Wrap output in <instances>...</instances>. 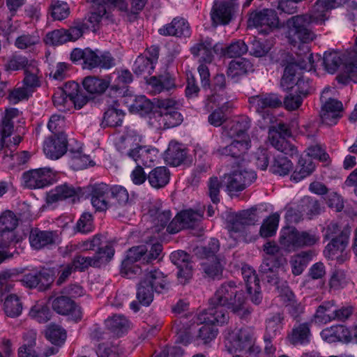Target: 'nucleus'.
Masks as SVG:
<instances>
[{
	"label": "nucleus",
	"instance_id": "nucleus-19",
	"mask_svg": "<svg viewBox=\"0 0 357 357\" xmlns=\"http://www.w3.org/2000/svg\"><path fill=\"white\" fill-rule=\"evenodd\" d=\"M67 144L66 135L63 132H60L56 136L50 137L45 141L44 153L50 159H59L66 153Z\"/></svg>",
	"mask_w": 357,
	"mask_h": 357
},
{
	"label": "nucleus",
	"instance_id": "nucleus-60",
	"mask_svg": "<svg viewBox=\"0 0 357 357\" xmlns=\"http://www.w3.org/2000/svg\"><path fill=\"white\" fill-rule=\"evenodd\" d=\"M222 261L221 259L215 257L213 263H204L202 267L206 275L212 279H220L224 266Z\"/></svg>",
	"mask_w": 357,
	"mask_h": 357
},
{
	"label": "nucleus",
	"instance_id": "nucleus-8",
	"mask_svg": "<svg viewBox=\"0 0 357 357\" xmlns=\"http://www.w3.org/2000/svg\"><path fill=\"white\" fill-rule=\"evenodd\" d=\"M279 18L273 9L255 10L250 13L248 26L258 29L261 33L267 35L278 27Z\"/></svg>",
	"mask_w": 357,
	"mask_h": 357
},
{
	"label": "nucleus",
	"instance_id": "nucleus-21",
	"mask_svg": "<svg viewBox=\"0 0 357 357\" xmlns=\"http://www.w3.org/2000/svg\"><path fill=\"white\" fill-rule=\"evenodd\" d=\"M142 137L135 130L128 129L121 136L116 142V148L121 153H125L130 158L135 156L137 150L139 148Z\"/></svg>",
	"mask_w": 357,
	"mask_h": 357
},
{
	"label": "nucleus",
	"instance_id": "nucleus-61",
	"mask_svg": "<svg viewBox=\"0 0 357 357\" xmlns=\"http://www.w3.org/2000/svg\"><path fill=\"white\" fill-rule=\"evenodd\" d=\"M185 229L195 227L202 218V215L192 209L185 210L178 213Z\"/></svg>",
	"mask_w": 357,
	"mask_h": 357
},
{
	"label": "nucleus",
	"instance_id": "nucleus-42",
	"mask_svg": "<svg viewBox=\"0 0 357 357\" xmlns=\"http://www.w3.org/2000/svg\"><path fill=\"white\" fill-rule=\"evenodd\" d=\"M234 6L233 2L227 1L215 4V16L221 24H227L231 21L234 13Z\"/></svg>",
	"mask_w": 357,
	"mask_h": 357
},
{
	"label": "nucleus",
	"instance_id": "nucleus-29",
	"mask_svg": "<svg viewBox=\"0 0 357 357\" xmlns=\"http://www.w3.org/2000/svg\"><path fill=\"white\" fill-rule=\"evenodd\" d=\"M348 0H317L315 3L311 14H317L321 15V18L320 24H324L328 19L326 13L333 9L337 8L346 3Z\"/></svg>",
	"mask_w": 357,
	"mask_h": 357
},
{
	"label": "nucleus",
	"instance_id": "nucleus-52",
	"mask_svg": "<svg viewBox=\"0 0 357 357\" xmlns=\"http://www.w3.org/2000/svg\"><path fill=\"white\" fill-rule=\"evenodd\" d=\"M323 64L328 73L333 74L342 64V59L337 52H326L323 57Z\"/></svg>",
	"mask_w": 357,
	"mask_h": 357
},
{
	"label": "nucleus",
	"instance_id": "nucleus-35",
	"mask_svg": "<svg viewBox=\"0 0 357 357\" xmlns=\"http://www.w3.org/2000/svg\"><path fill=\"white\" fill-rule=\"evenodd\" d=\"M353 61L347 63L344 66V71L336 77L337 82L342 84H348L351 82L357 83V53L352 52Z\"/></svg>",
	"mask_w": 357,
	"mask_h": 357
},
{
	"label": "nucleus",
	"instance_id": "nucleus-34",
	"mask_svg": "<svg viewBox=\"0 0 357 357\" xmlns=\"http://www.w3.org/2000/svg\"><path fill=\"white\" fill-rule=\"evenodd\" d=\"M170 173L165 167H158L151 170L147 176L150 185L155 188L165 186L169 181Z\"/></svg>",
	"mask_w": 357,
	"mask_h": 357
},
{
	"label": "nucleus",
	"instance_id": "nucleus-47",
	"mask_svg": "<svg viewBox=\"0 0 357 357\" xmlns=\"http://www.w3.org/2000/svg\"><path fill=\"white\" fill-rule=\"evenodd\" d=\"M107 326L112 332L119 335L127 331L130 326L128 320L121 314H116L106 320Z\"/></svg>",
	"mask_w": 357,
	"mask_h": 357
},
{
	"label": "nucleus",
	"instance_id": "nucleus-46",
	"mask_svg": "<svg viewBox=\"0 0 357 357\" xmlns=\"http://www.w3.org/2000/svg\"><path fill=\"white\" fill-rule=\"evenodd\" d=\"M45 336L52 344L61 346L66 339V331L57 324H51L45 331Z\"/></svg>",
	"mask_w": 357,
	"mask_h": 357
},
{
	"label": "nucleus",
	"instance_id": "nucleus-55",
	"mask_svg": "<svg viewBox=\"0 0 357 357\" xmlns=\"http://www.w3.org/2000/svg\"><path fill=\"white\" fill-rule=\"evenodd\" d=\"M248 47L243 40H238L231 43L223 51V54L228 58H237L247 53Z\"/></svg>",
	"mask_w": 357,
	"mask_h": 357
},
{
	"label": "nucleus",
	"instance_id": "nucleus-25",
	"mask_svg": "<svg viewBox=\"0 0 357 357\" xmlns=\"http://www.w3.org/2000/svg\"><path fill=\"white\" fill-rule=\"evenodd\" d=\"M186 155L187 151L183 145L172 141L165 153V160L169 165L176 167L185 160Z\"/></svg>",
	"mask_w": 357,
	"mask_h": 357
},
{
	"label": "nucleus",
	"instance_id": "nucleus-45",
	"mask_svg": "<svg viewBox=\"0 0 357 357\" xmlns=\"http://www.w3.org/2000/svg\"><path fill=\"white\" fill-rule=\"evenodd\" d=\"M22 303L15 294H10L4 301V311L7 316L15 318L20 316L22 311Z\"/></svg>",
	"mask_w": 357,
	"mask_h": 357
},
{
	"label": "nucleus",
	"instance_id": "nucleus-18",
	"mask_svg": "<svg viewBox=\"0 0 357 357\" xmlns=\"http://www.w3.org/2000/svg\"><path fill=\"white\" fill-rule=\"evenodd\" d=\"M92 206L98 211H105L109 208V186L101 183L89 187Z\"/></svg>",
	"mask_w": 357,
	"mask_h": 357
},
{
	"label": "nucleus",
	"instance_id": "nucleus-58",
	"mask_svg": "<svg viewBox=\"0 0 357 357\" xmlns=\"http://www.w3.org/2000/svg\"><path fill=\"white\" fill-rule=\"evenodd\" d=\"M153 105V103L145 96H138L130 105V110L132 112L145 115L152 111Z\"/></svg>",
	"mask_w": 357,
	"mask_h": 357
},
{
	"label": "nucleus",
	"instance_id": "nucleus-15",
	"mask_svg": "<svg viewBox=\"0 0 357 357\" xmlns=\"http://www.w3.org/2000/svg\"><path fill=\"white\" fill-rule=\"evenodd\" d=\"M225 306L220 305H210L208 309L204 310L195 316L199 324H211L213 325H222L227 324L229 317Z\"/></svg>",
	"mask_w": 357,
	"mask_h": 357
},
{
	"label": "nucleus",
	"instance_id": "nucleus-62",
	"mask_svg": "<svg viewBox=\"0 0 357 357\" xmlns=\"http://www.w3.org/2000/svg\"><path fill=\"white\" fill-rule=\"evenodd\" d=\"M310 258L311 253L307 252H301L300 254L295 256L291 261L293 274L295 275L301 274Z\"/></svg>",
	"mask_w": 357,
	"mask_h": 357
},
{
	"label": "nucleus",
	"instance_id": "nucleus-26",
	"mask_svg": "<svg viewBox=\"0 0 357 357\" xmlns=\"http://www.w3.org/2000/svg\"><path fill=\"white\" fill-rule=\"evenodd\" d=\"M158 31L162 36H188L190 35V26L183 18L176 17Z\"/></svg>",
	"mask_w": 357,
	"mask_h": 357
},
{
	"label": "nucleus",
	"instance_id": "nucleus-2",
	"mask_svg": "<svg viewBox=\"0 0 357 357\" xmlns=\"http://www.w3.org/2000/svg\"><path fill=\"white\" fill-rule=\"evenodd\" d=\"M210 305H220L229 309L233 313L240 314L245 310L246 298L234 281L222 283L209 299Z\"/></svg>",
	"mask_w": 357,
	"mask_h": 357
},
{
	"label": "nucleus",
	"instance_id": "nucleus-24",
	"mask_svg": "<svg viewBox=\"0 0 357 357\" xmlns=\"http://www.w3.org/2000/svg\"><path fill=\"white\" fill-rule=\"evenodd\" d=\"M251 121L249 117L241 116L232 121L229 126L225 127L227 135L230 137H243L248 139V131L250 128Z\"/></svg>",
	"mask_w": 357,
	"mask_h": 357
},
{
	"label": "nucleus",
	"instance_id": "nucleus-23",
	"mask_svg": "<svg viewBox=\"0 0 357 357\" xmlns=\"http://www.w3.org/2000/svg\"><path fill=\"white\" fill-rule=\"evenodd\" d=\"M250 147V140H234L225 146H219L213 151V154L218 156H230L240 158L244 155Z\"/></svg>",
	"mask_w": 357,
	"mask_h": 357
},
{
	"label": "nucleus",
	"instance_id": "nucleus-44",
	"mask_svg": "<svg viewBox=\"0 0 357 357\" xmlns=\"http://www.w3.org/2000/svg\"><path fill=\"white\" fill-rule=\"evenodd\" d=\"M149 84L155 93L169 91L176 86L174 78L168 74L160 75L158 77H151L149 81Z\"/></svg>",
	"mask_w": 357,
	"mask_h": 357
},
{
	"label": "nucleus",
	"instance_id": "nucleus-32",
	"mask_svg": "<svg viewBox=\"0 0 357 357\" xmlns=\"http://www.w3.org/2000/svg\"><path fill=\"white\" fill-rule=\"evenodd\" d=\"M77 195L78 190L72 185L65 183L58 185L54 190H51L47 194V203L52 204L70 197H73Z\"/></svg>",
	"mask_w": 357,
	"mask_h": 357
},
{
	"label": "nucleus",
	"instance_id": "nucleus-36",
	"mask_svg": "<svg viewBox=\"0 0 357 357\" xmlns=\"http://www.w3.org/2000/svg\"><path fill=\"white\" fill-rule=\"evenodd\" d=\"M311 335L310 326L307 323L294 327L288 336L289 341L294 345L305 344L310 342Z\"/></svg>",
	"mask_w": 357,
	"mask_h": 357
},
{
	"label": "nucleus",
	"instance_id": "nucleus-51",
	"mask_svg": "<svg viewBox=\"0 0 357 357\" xmlns=\"http://www.w3.org/2000/svg\"><path fill=\"white\" fill-rule=\"evenodd\" d=\"M49 10L54 20H62L70 14V8L68 4L59 0H52Z\"/></svg>",
	"mask_w": 357,
	"mask_h": 357
},
{
	"label": "nucleus",
	"instance_id": "nucleus-5",
	"mask_svg": "<svg viewBox=\"0 0 357 357\" xmlns=\"http://www.w3.org/2000/svg\"><path fill=\"white\" fill-rule=\"evenodd\" d=\"M259 220V215L256 207L240 211L227 227L230 236L236 241L245 240L248 236L247 228L254 225Z\"/></svg>",
	"mask_w": 357,
	"mask_h": 357
},
{
	"label": "nucleus",
	"instance_id": "nucleus-56",
	"mask_svg": "<svg viewBox=\"0 0 357 357\" xmlns=\"http://www.w3.org/2000/svg\"><path fill=\"white\" fill-rule=\"evenodd\" d=\"M147 250V246H144V245L130 248L127 251L126 257L123 261L124 265L127 266L128 264H132L140 260L144 263V258Z\"/></svg>",
	"mask_w": 357,
	"mask_h": 357
},
{
	"label": "nucleus",
	"instance_id": "nucleus-40",
	"mask_svg": "<svg viewBox=\"0 0 357 357\" xmlns=\"http://www.w3.org/2000/svg\"><path fill=\"white\" fill-rule=\"evenodd\" d=\"M160 127L164 128H169L177 126L183 121V116L181 114L175 110H169V112H163L162 114L155 116Z\"/></svg>",
	"mask_w": 357,
	"mask_h": 357
},
{
	"label": "nucleus",
	"instance_id": "nucleus-37",
	"mask_svg": "<svg viewBox=\"0 0 357 357\" xmlns=\"http://www.w3.org/2000/svg\"><path fill=\"white\" fill-rule=\"evenodd\" d=\"M193 319H195L197 329V333L195 335L196 340H201L203 344H208L216 337L218 331L213 326L214 325L199 324L196 320L195 316Z\"/></svg>",
	"mask_w": 357,
	"mask_h": 357
},
{
	"label": "nucleus",
	"instance_id": "nucleus-38",
	"mask_svg": "<svg viewBox=\"0 0 357 357\" xmlns=\"http://www.w3.org/2000/svg\"><path fill=\"white\" fill-rule=\"evenodd\" d=\"M144 280H147V283L150 287L158 293L162 292L163 290L167 289V282L164 273L159 270L154 269L149 271L144 278Z\"/></svg>",
	"mask_w": 357,
	"mask_h": 357
},
{
	"label": "nucleus",
	"instance_id": "nucleus-6",
	"mask_svg": "<svg viewBox=\"0 0 357 357\" xmlns=\"http://www.w3.org/2000/svg\"><path fill=\"white\" fill-rule=\"evenodd\" d=\"M351 228L347 226H341L338 223L331 222L326 228L324 236L331 238V241L326 245L325 252L330 255H335L337 251L343 252L349 243Z\"/></svg>",
	"mask_w": 357,
	"mask_h": 357
},
{
	"label": "nucleus",
	"instance_id": "nucleus-50",
	"mask_svg": "<svg viewBox=\"0 0 357 357\" xmlns=\"http://www.w3.org/2000/svg\"><path fill=\"white\" fill-rule=\"evenodd\" d=\"M291 168L292 163L287 157L277 155L270 167V171L276 175L285 176L289 174Z\"/></svg>",
	"mask_w": 357,
	"mask_h": 357
},
{
	"label": "nucleus",
	"instance_id": "nucleus-33",
	"mask_svg": "<svg viewBox=\"0 0 357 357\" xmlns=\"http://www.w3.org/2000/svg\"><path fill=\"white\" fill-rule=\"evenodd\" d=\"M213 45L212 40L206 38L201 40L199 43L191 47V53L195 56H200V61L205 63H211L213 59L212 53Z\"/></svg>",
	"mask_w": 357,
	"mask_h": 357
},
{
	"label": "nucleus",
	"instance_id": "nucleus-31",
	"mask_svg": "<svg viewBox=\"0 0 357 357\" xmlns=\"http://www.w3.org/2000/svg\"><path fill=\"white\" fill-rule=\"evenodd\" d=\"M125 113L118 108L117 102L109 106L105 112L102 125L103 127H117L121 126Z\"/></svg>",
	"mask_w": 357,
	"mask_h": 357
},
{
	"label": "nucleus",
	"instance_id": "nucleus-57",
	"mask_svg": "<svg viewBox=\"0 0 357 357\" xmlns=\"http://www.w3.org/2000/svg\"><path fill=\"white\" fill-rule=\"evenodd\" d=\"M29 316L39 323H45L50 319L51 312L45 305L36 303L31 307Z\"/></svg>",
	"mask_w": 357,
	"mask_h": 357
},
{
	"label": "nucleus",
	"instance_id": "nucleus-53",
	"mask_svg": "<svg viewBox=\"0 0 357 357\" xmlns=\"http://www.w3.org/2000/svg\"><path fill=\"white\" fill-rule=\"evenodd\" d=\"M114 255V249L110 244H107L104 247L99 248L93 257L94 267H99L107 264L111 260Z\"/></svg>",
	"mask_w": 357,
	"mask_h": 357
},
{
	"label": "nucleus",
	"instance_id": "nucleus-39",
	"mask_svg": "<svg viewBox=\"0 0 357 357\" xmlns=\"http://www.w3.org/2000/svg\"><path fill=\"white\" fill-rule=\"evenodd\" d=\"M314 169V165L310 158H300L296 169L291 176V179L298 182L310 175Z\"/></svg>",
	"mask_w": 357,
	"mask_h": 357
},
{
	"label": "nucleus",
	"instance_id": "nucleus-4",
	"mask_svg": "<svg viewBox=\"0 0 357 357\" xmlns=\"http://www.w3.org/2000/svg\"><path fill=\"white\" fill-rule=\"evenodd\" d=\"M319 238L315 234L299 231L295 227H284L281 232L279 242L281 247L287 252H293L305 246L317 243Z\"/></svg>",
	"mask_w": 357,
	"mask_h": 357
},
{
	"label": "nucleus",
	"instance_id": "nucleus-63",
	"mask_svg": "<svg viewBox=\"0 0 357 357\" xmlns=\"http://www.w3.org/2000/svg\"><path fill=\"white\" fill-rule=\"evenodd\" d=\"M38 69L33 61H31L29 66L25 68V77L24 79L26 88L29 89L40 86V81L38 77Z\"/></svg>",
	"mask_w": 357,
	"mask_h": 357
},
{
	"label": "nucleus",
	"instance_id": "nucleus-43",
	"mask_svg": "<svg viewBox=\"0 0 357 357\" xmlns=\"http://www.w3.org/2000/svg\"><path fill=\"white\" fill-rule=\"evenodd\" d=\"M253 71V66L246 59L233 60L229 64L228 75L232 77L241 76Z\"/></svg>",
	"mask_w": 357,
	"mask_h": 357
},
{
	"label": "nucleus",
	"instance_id": "nucleus-14",
	"mask_svg": "<svg viewBox=\"0 0 357 357\" xmlns=\"http://www.w3.org/2000/svg\"><path fill=\"white\" fill-rule=\"evenodd\" d=\"M327 92L328 91L325 89L320 98L322 102L325 101L321 107L320 116L324 123L332 126L336 124L337 120L341 117L343 106L341 102L335 99L328 98L327 100L324 96V94Z\"/></svg>",
	"mask_w": 357,
	"mask_h": 357
},
{
	"label": "nucleus",
	"instance_id": "nucleus-30",
	"mask_svg": "<svg viewBox=\"0 0 357 357\" xmlns=\"http://www.w3.org/2000/svg\"><path fill=\"white\" fill-rule=\"evenodd\" d=\"M109 208L116 211L127 205L129 195L127 190L120 185L109 187Z\"/></svg>",
	"mask_w": 357,
	"mask_h": 357
},
{
	"label": "nucleus",
	"instance_id": "nucleus-27",
	"mask_svg": "<svg viewBox=\"0 0 357 357\" xmlns=\"http://www.w3.org/2000/svg\"><path fill=\"white\" fill-rule=\"evenodd\" d=\"M196 330L195 319L193 324L183 323L181 320H176L174 323L172 331L177 336L176 341L187 345L188 344L195 336L192 332Z\"/></svg>",
	"mask_w": 357,
	"mask_h": 357
},
{
	"label": "nucleus",
	"instance_id": "nucleus-20",
	"mask_svg": "<svg viewBox=\"0 0 357 357\" xmlns=\"http://www.w3.org/2000/svg\"><path fill=\"white\" fill-rule=\"evenodd\" d=\"M250 107L257 113L264 115L266 109L277 108L282 105L281 99L275 93H261L249 98Z\"/></svg>",
	"mask_w": 357,
	"mask_h": 357
},
{
	"label": "nucleus",
	"instance_id": "nucleus-64",
	"mask_svg": "<svg viewBox=\"0 0 357 357\" xmlns=\"http://www.w3.org/2000/svg\"><path fill=\"white\" fill-rule=\"evenodd\" d=\"M154 157L150 149L141 145L137 150L135 156L132 158L136 162L137 166L149 167L154 161Z\"/></svg>",
	"mask_w": 357,
	"mask_h": 357
},
{
	"label": "nucleus",
	"instance_id": "nucleus-48",
	"mask_svg": "<svg viewBox=\"0 0 357 357\" xmlns=\"http://www.w3.org/2000/svg\"><path fill=\"white\" fill-rule=\"evenodd\" d=\"M154 291L153 287H150L147 283V280L143 279L137 287V298L138 302L142 305L149 306L153 300Z\"/></svg>",
	"mask_w": 357,
	"mask_h": 357
},
{
	"label": "nucleus",
	"instance_id": "nucleus-1",
	"mask_svg": "<svg viewBox=\"0 0 357 357\" xmlns=\"http://www.w3.org/2000/svg\"><path fill=\"white\" fill-rule=\"evenodd\" d=\"M317 14H303L291 17L286 22V38L294 46L313 41L317 36L310 28L312 23L320 24L322 20Z\"/></svg>",
	"mask_w": 357,
	"mask_h": 357
},
{
	"label": "nucleus",
	"instance_id": "nucleus-10",
	"mask_svg": "<svg viewBox=\"0 0 357 357\" xmlns=\"http://www.w3.org/2000/svg\"><path fill=\"white\" fill-rule=\"evenodd\" d=\"M291 132L285 123H279L273 129L269 130L268 138L271 145L285 155L293 156L297 153V149L286 137H290Z\"/></svg>",
	"mask_w": 357,
	"mask_h": 357
},
{
	"label": "nucleus",
	"instance_id": "nucleus-12",
	"mask_svg": "<svg viewBox=\"0 0 357 357\" xmlns=\"http://www.w3.org/2000/svg\"><path fill=\"white\" fill-rule=\"evenodd\" d=\"M312 54H305L298 63H290L284 68L283 76L281 79V86L285 90L294 88L298 78H300V73L297 69H307L311 66Z\"/></svg>",
	"mask_w": 357,
	"mask_h": 357
},
{
	"label": "nucleus",
	"instance_id": "nucleus-54",
	"mask_svg": "<svg viewBox=\"0 0 357 357\" xmlns=\"http://www.w3.org/2000/svg\"><path fill=\"white\" fill-rule=\"evenodd\" d=\"M280 215L278 213H273L270 215L260 227L259 233L262 237H270L273 236L278 226Z\"/></svg>",
	"mask_w": 357,
	"mask_h": 357
},
{
	"label": "nucleus",
	"instance_id": "nucleus-41",
	"mask_svg": "<svg viewBox=\"0 0 357 357\" xmlns=\"http://www.w3.org/2000/svg\"><path fill=\"white\" fill-rule=\"evenodd\" d=\"M84 89L91 94H101L109 86V83L94 76H88L82 82Z\"/></svg>",
	"mask_w": 357,
	"mask_h": 357
},
{
	"label": "nucleus",
	"instance_id": "nucleus-3",
	"mask_svg": "<svg viewBox=\"0 0 357 357\" xmlns=\"http://www.w3.org/2000/svg\"><path fill=\"white\" fill-rule=\"evenodd\" d=\"M73 62L83 60L84 68L92 70L100 68L109 69L115 65V59L109 52H101L98 50L91 48H75L70 54Z\"/></svg>",
	"mask_w": 357,
	"mask_h": 357
},
{
	"label": "nucleus",
	"instance_id": "nucleus-11",
	"mask_svg": "<svg viewBox=\"0 0 357 357\" xmlns=\"http://www.w3.org/2000/svg\"><path fill=\"white\" fill-rule=\"evenodd\" d=\"M171 261L176 266L177 281L181 285L189 283L193 275L192 257L183 250L173 252L170 255Z\"/></svg>",
	"mask_w": 357,
	"mask_h": 357
},
{
	"label": "nucleus",
	"instance_id": "nucleus-59",
	"mask_svg": "<svg viewBox=\"0 0 357 357\" xmlns=\"http://www.w3.org/2000/svg\"><path fill=\"white\" fill-rule=\"evenodd\" d=\"M106 14V10L101 7L100 10H94L88 17H85L81 21L86 30L95 31L96 26L101 20V18Z\"/></svg>",
	"mask_w": 357,
	"mask_h": 357
},
{
	"label": "nucleus",
	"instance_id": "nucleus-28",
	"mask_svg": "<svg viewBox=\"0 0 357 357\" xmlns=\"http://www.w3.org/2000/svg\"><path fill=\"white\" fill-rule=\"evenodd\" d=\"M148 215L156 231H160L164 229L172 218V213L169 210H162L155 206L149 208Z\"/></svg>",
	"mask_w": 357,
	"mask_h": 357
},
{
	"label": "nucleus",
	"instance_id": "nucleus-16",
	"mask_svg": "<svg viewBox=\"0 0 357 357\" xmlns=\"http://www.w3.org/2000/svg\"><path fill=\"white\" fill-rule=\"evenodd\" d=\"M53 281L52 271L45 268L38 272L25 274L20 280L24 286L29 289L38 288L40 291L49 289Z\"/></svg>",
	"mask_w": 357,
	"mask_h": 357
},
{
	"label": "nucleus",
	"instance_id": "nucleus-9",
	"mask_svg": "<svg viewBox=\"0 0 357 357\" xmlns=\"http://www.w3.org/2000/svg\"><path fill=\"white\" fill-rule=\"evenodd\" d=\"M257 178L256 173L252 170L238 168L229 174H224L222 183L230 193L243 191Z\"/></svg>",
	"mask_w": 357,
	"mask_h": 357
},
{
	"label": "nucleus",
	"instance_id": "nucleus-7",
	"mask_svg": "<svg viewBox=\"0 0 357 357\" xmlns=\"http://www.w3.org/2000/svg\"><path fill=\"white\" fill-rule=\"evenodd\" d=\"M224 335L225 347L229 353L245 351L254 339V334L249 328H227Z\"/></svg>",
	"mask_w": 357,
	"mask_h": 357
},
{
	"label": "nucleus",
	"instance_id": "nucleus-17",
	"mask_svg": "<svg viewBox=\"0 0 357 357\" xmlns=\"http://www.w3.org/2000/svg\"><path fill=\"white\" fill-rule=\"evenodd\" d=\"M52 309L61 315H68L70 319L77 321L82 318L80 307L70 297L59 296L52 299Z\"/></svg>",
	"mask_w": 357,
	"mask_h": 357
},
{
	"label": "nucleus",
	"instance_id": "nucleus-13",
	"mask_svg": "<svg viewBox=\"0 0 357 357\" xmlns=\"http://www.w3.org/2000/svg\"><path fill=\"white\" fill-rule=\"evenodd\" d=\"M53 177L52 169L49 167H45L31 169L24 172L22 179L26 187L36 189L49 185L52 183Z\"/></svg>",
	"mask_w": 357,
	"mask_h": 357
},
{
	"label": "nucleus",
	"instance_id": "nucleus-49",
	"mask_svg": "<svg viewBox=\"0 0 357 357\" xmlns=\"http://www.w3.org/2000/svg\"><path fill=\"white\" fill-rule=\"evenodd\" d=\"M299 209H301L302 213H305L309 218L320 213L321 206L319 202L310 197H305L298 205Z\"/></svg>",
	"mask_w": 357,
	"mask_h": 357
},
{
	"label": "nucleus",
	"instance_id": "nucleus-22",
	"mask_svg": "<svg viewBox=\"0 0 357 357\" xmlns=\"http://www.w3.org/2000/svg\"><path fill=\"white\" fill-rule=\"evenodd\" d=\"M59 241L56 231H43L38 228L32 229L29 234L31 246L36 250H40L55 244Z\"/></svg>",
	"mask_w": 357,
	"mask_h": 357
}]
</instances>
